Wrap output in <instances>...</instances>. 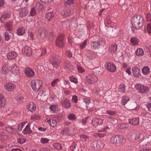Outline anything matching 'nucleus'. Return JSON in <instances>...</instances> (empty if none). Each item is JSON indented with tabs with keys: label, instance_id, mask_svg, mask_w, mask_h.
<instances>
[{
	"label": "nucleus",
	"instance_id": "nucleus-1",
	"mask_svg": "<svg viewBox=\"0 0 151 151\" xmlns=\"http://www.w3.org/2000/svg\"><path fill=\"white\" fill-rule=\"evenodd\" d=\"M132 26H135V27L140 28L143 26L144 18L140 15L134 16L131 20Z\"/></svg>",
	"mask_w": 151,
	"mask_h": 151
},
{
	"label": "nucleus",
	"instance_id": "nucleus-2",
	"mask_svg": "<svg viewBox=\"0 0 151 151\" xmlns=\"http://www.w3.org/2000/svg\"><path fill=\"white\" fill-rule=\"evenodd\" d=\"M42 81L38 79H34L31 82V86L32 89L35 91L37 92L42 87Z\"/></svg>",
	"mask_w": 151,
	"mask_h": 151
},
{
	"label": "nucleus",
	"instance_id": "nucleus-3",
	"mask_svg": "<svg viewBox=\"0 0 151 151\" xmlns=\"http://www.w3.org/2000/svg\"><path fill=\"white\" fill-rule=\"evenodd\" d=\"M98 80V78L94 75L89 74L86 76V82L87 84H93L97 81Z\"/></svg>",
	"mask_w": 151,
	"mask_h": 151
},
{
	"label": "nucleus",
	"instance_id": "nucleus-4",
	"mask_svg": "<svg viewBox=\"0 0 151 151\" xmlns=\"http://www.w3.org/2000/svg\"><path fill=\"white\" fill-rule=\"evenodd\" d=\"M60 59L61 58L60 55L52 56L50 59V62L54 67L56 65H58L60 63Z\"/></svg>",
	"mask_w": 151,
	"mask_h": 151
},
{
	"label": "nucleus",
	"instance_id": "nucleus-5",
	"mask_svg": "<svg viewBox=\"0 0 151 151\" xmlns=\"http://www.w3.org/2000/svg\"><path fill=\"white\" fill-rule=\"evenodd\" d=\"M47 35V31L44 28H41L39 29L37 33V37L40 39H44Z\"/></svg>",
	"mask_w": 151,
	"mask_h": 151
},
{
	"label": "nucleus",
	"instance_id": "nucleus-6",
	"mask_svg": "<svg viewBox=\"0 0 151 151\" xmlns=\"http://www.w3.org/2000/svg\"><path fill=\"white\" fill-rule=\"evenodd\" d=\"M106 68L109 71L115 72L116 71V67L113 63L108 62L105 64Z\"/></svg>",
	"mask_w": 151,
	"mask_h": 151
},
{
	"label": "nucleus",
	"instance_id": "nucleus-7",
	"mask_svg": "<svg viewBox=\"0 0 151 151\" xmlns=\"http://www.w3.org/2000/svg\"><path fill=\"white\" fill-rule=\"evenodd\" d=\"M16 87L14 83H6L4 85V89L8 92H12L14 91Z\"/></svg>",
	"mask_w": 151,
	"mask_h": 151
},
{
	"label": "nucleus",
	"instance_id": "nucleus-8",
	"mask_svg": "<svg viewBox=\"0 0 151 151\" xmlns=\"http://www.w3.org/2000/svg\"><path fill=\"white\" fill-rule=\"evenodd\" d=\"M64 36L63 34H61L58 36L56 41V44L57 46L60 47H63L64 46L63 39Z\"/></svg>",
	"mask_w": 151,
	"mask_h": 151
},
{
	"label": "nucleus",
	"instance_id": "nucleus-9",
	"mask_svg": "<svg viewBox=\"0 0 151 151\" xmlns=\"http://www.w3.org/2000/svg\"><path fill=\"white\" fill-rule=\"evenodd\" d=\"M135 88L136 89L139 90L140 92L145 93L147 92L149 89L147 86H144L143 85L138 84L136 85Z\"/></svg>",
	"mask_w": 151,
	"mask_h": 151
},
{
	"label": "nucleus",
	"instance_id": "nucleus-10",
	"mask_svg": "<svg viewBox=\"0 0 151 151\" xmlns=\"http://www.w3.org/2000/svg\"><path fill=\"white\" fill-rule=\"evenodd\" d=\"M24 73L27 76L29 77L33 76L35 74L34 71L28 67L26 68L25 69Z\"/></svg>",
	"mask_w": 151,
	"mask_h": 151
},
{
	"label": "nucleus",
	"instance_id": "nucleus-11",
	"mask_svg": "<svg viewBox=\"0 0 151 151\" xmlns=\"http://www.w3.org/2000/svg\"><path fill=\"white\" fill-rule=\"evenodd\" d=\"M22 53L27 56H30L32 54L31 48L28 46H25L22 50Z\"/></svg>",
	"mask_w": 151,
	"mask_h": 151
},
{
	"label": "nucleus",
	"instance_id": "nucleus-12",
	"mask_svg": "<svg viewBox=\"0 0 151 151\" xmlns=\"http://www.w3.org/2000/svg\"><path fill=\"white\" fill-rule=\"evenodd\" d=\"M62 106L65 108H69L71 106V104L69 101L67 99H63L60 101Z\"/></svg>",
	"mask_w": 151,
	"mask_h": 151
},
{
	"label": "nucleus",
	"instance_id": "nucleus-13",
	"mask_svg": "<svg viewBox=\"0 0 151 151\" xmlns=\"http://www.w3.org/2000/svg\"><path fill=\"white\" fill-rule=\"evenodd\" d=\"M11 68L9 64H5L3 65L1 70L2 74H6L10 71Z\"/></svg>",
	"mask_w": 151,
	"mask_h": 151
},
{
	"label": "nucleus",
	"instance_id": "nucleus-14",
	"mask_svg": "<svg viewBox=\"0 0 151 151\" xmlns=\"http://www.w3.org/2000/svg\"><path fill=\"white\" fill-rule=\"evenodd\" d=\"M10 71L12 73L16 75L19 73L20 72L19 68L17 65L15 64H13L10 67Z\"/></svg>",
	"mask_w": 151,
	"mask_h": 151
},
{
	"label": "nucleus",
	"instance_id": "nucleus-15",
	"mask_svg": "<svg viewBox=\"0 0 151 151\" xmlns=\"http://www.w3.org/2000/svg\"><path fill=\"white\" fill-rule=\"evenodd\" d=\"M17 56V53L14 51H11L8 53L7 57L9 59H15Z\"/></svg>",
	"mask_w": 151,
	"mask_h": 151
},
{
	"label": "nucleus",
	"instance_id": "nucleus-16",
	"mask_svg": "<svg viewBox=\"0 0 151 151\" xmlns=\"http://www.w3.org/2000/svg\"><path fill=\"white\" fill-rule=\"evenodd\" d=\"M31 123H29L26 126L22 131L23 133L24 134H30L32 133V131L30 128Z\"/></svg>",
	"mask_w": 151,
	"mask_h": 151
},
{
	"label": "nucleus",
	"instance_id": "nucleus-17",
	"mask_svg": "<svg viewBox=\"0 0 151 151\" xmlns=\"http://www.w3.org/2000/svg\"><path fill=\"white\" fill-rule=\"evenodd\" d=\"M28 109L31 112L35 111L36 109V106L33 102L29 103L27 106Z\"/></svg>",
	"mask_w": 151,
	"mask_h": 151
},
{
	"label": "nucleus",
	"instance_id": "nucleus-18",
	"mask_svg": "<svg viewBox=\"0 0 151 151\" xmlns=\"http://www.w3.org/2000/svg\"><path fill=\"white\" fill-rule=\"evenodd\" d=\"M129 122L133 125H138L139 124V118L138 117L133 118L129 120Z\"/></svg>",
	"mask_w": 151,
	"mask_h": 151
},
{
	"label": "nucleus",
	"instance_id": "nucleus-19",
	"mask_svg": "<svg viewBox=\"0 0 151 151\" xmlns=\"http://www.w3.org/2000/svg\"><path fill=\"white\" fill-rule=\"evenodd\" d=\"M118 137L117 146H119L123 145L125 142V139L121 136H118Z\"/></svg>",
	"mask_w": 151,
	"mask_h": 151
},
{
	"label": "nucleus",
	"instance_id": "nucleus-20",
	"mask_svg": "<svg viewBox=\"0 0 151 151\" xmlns=\"http://www.w3.org/2000/svg\"><path fill=\"white\" fill-rule=\"evenodd\" d=\"M80 138L81 140L83 141L84 144H87L88 143L90 139L89 137L86 135H82L80 136Z\"/></svg>",
	"mask_w": 151,
	"mask_h": 151
},
{
	"label": "nucleus",
	"instance_id": "nucleus-21",
	"mask_svg": "<svg viewBox=\"0 0 151 151\" xmlns=\"http://www.w3.org/2000/svg\"><path fill=\"white\" fill-rule=\"evenodd\" d=\"M133 75L134 76L137 77L139 76L140 73V70L137 67H134L132 69Z\"/></svg>",
	"mask_w": 151,
	"mask_h": 151
},
{
	"label": "nucleus",
	"instance_id": "nucleus-22",
	"mask_svg": "<svg viewBox=\"0 0 151 151\" xmlns=\"http://www.w3.org/2000/svg\"><path fill=\"white\" fill-rule=\"evenodd\" d=\"M19 12V17H23L27 14L28 13V11L26 8H24L21 9Z\"/></svg>",
	"mask_w": 151,
	"mask_h": 151
},
{
	"label": "nucleus",
	"instance_id": "nucleus-23",
	"mask_svg": "<svg viewBox=\"0 0 151 151\" xmlns=\"http://www.w3.org/2000/svg\"><path fill=\"white\" fill-rule=\"evenodd\" d=\"M6 103V100L4 96L0 93V107H4Z\"/></svg>",
	"mask_w": 151,
	"mask_h": 151
},
{
	"label": "nucleus",
	"instance_id": "nucleus-24",
	"mask_svg": "<svg viewBox=\"0 0 151 151\" xmlns=\"http://www.w3.org/2000/svg\"><path fill=\"white\" fill-rule=\"evenodd\" d=\"M10 17V15L9 14L3 15L0 18V21L1 23H4L5 20L8 19Z\"/></svg>",
	"mask_w": 151,
	"mask_h": 151
},
{
	"label": "nucleus",
	"instance_id": "nucleus-25",
	"mask_svg": "<svg viewBox=\"0 0 151 151\" xmlns=\"http://www.w3.org/2000/svg\"><path fill=\"white\" fill-rule=\"evenodd\" d=\"M47 122L52 127H56L57 125V122L55 119H50L49 120H47Z\"/></svg>",
	"mask_w": 151,
	"mask_h": 151
},
{
	"label": "nucleus",
	"instance_id": "nucleus-26",
	"mask_svg": "<svg viewBox=\"0 0 151 151\" xmlns=\"http://www.w3.org/2000/svg\"><path fill=\"white\" fill-rule=\"evenodd\" d=\"M99 42H92L91 44V48L93 50L98 49L100 47Z\"/></svg>",
	"mask_w": 151,
	"mask_h": 151
},
{
	"label": "nucleus",
	"instance_id": "nucleus-27",
	"mask_svg": "<svg viewBox=\"0 0 151 151\" xmlns=\"http://www.w3.org/2000/svg\"><path fill=\"white\" fill-rule=\"evenodd\" d=\"M131 44L133 46H136L138 45L139 40L136 37L132 38L130 39Z\"/></svg>",
	"mask_w": 151,
	"mask_h": 151
},
{
	"label": "nucleus",
	"instance_id": "nucleus-28",
	"mask_svg": "<svg viewBox=\"0 0 151 151\" xmlns=\"http://www.w3.org/2000/svg\"><path fill=\"white\" fill-rule=\"evenodd\" d=\"M6 30L7 31H11L12 28V22H8L4 26Z\"/></svg>",
	"mask_w": 151,
	"mask_h": 151
},
{
	"label": "nucleus",
	"instance_id": "nucleus-29",
	"mask_svg": "<svg viewBox=\"0 0 151 151\" xmlns=\"http://www.w3.org/2000/svg\"><path fill=\"white\" fill-rule=\"evenodd\" d=\"M142 72L145 75H147L150 73V69L148 67L145 66L142 68Z\"/></svg>",
	"mask_w": 151,
	"mask_h": 151
},
{
	"label": "nucleus",
	"instance_id": "nucleus-30",
	"mask_svg": "<svg viewBox=\"0 0 151 151\" xmlns=\"http://www.w3.org/2000/svg\"><path fill=\"white\" fill-rule=\"evenodd\" d=\"M117 46L116 44H112L109 48V51L112 53L116 52L117 50Z\"/></svg>",
	"mask_w": 151,
	"mask_h": 151
},
{
	"label": "nucleus",
	"instance_id": "nucleus-31",
	"mask_svg": "<svg viewBox=\"0 0 151 151\" xmlns=\"http://www.w3.org/2000/svg\"><path fill=\"white\" fill-rule=\"evenodd\" d=\"M92 122L94 125H98L101 124L103 122V120L101 119H98L95 118L93 119Z\"/></svg>",
	"mask_w": 151,
	"mask_h": 151
},
{
	"label": "nucleus",
	"instance_id": "nucleus-32",
	"mask_svg": "<svg viewBox=\"0 0 151 151\" xmlns=\"http://www.w3.org/2000/svg\"><path fill=\"white\" fill-rule=\"evenodd\" d=\"M17 35L19 36L22 35L25 32V29L22 27H20L18 28L17 32Z\"/></svg>",
	"mask_w": 151,
	"mask_h": 151
},
{
	"label": "nucleus",
	"instance_id": "nucleus-33",
	"mask_svg": "<svg viewBox=\"0 0 151 151\" xmlns=\"http://www.w3.org/2000/svg\"><path fill=\"white\" fill-rule=\"evenodd\" d=\"M129 97L127 96H122L121 100V104L122 105H124L129 100Z\"/></svg>",
	"mask_w": 151,
	"mask_h": 151
},
{
	"label": "nucleus",
	"instance_id": "nucleus-34",
	"mask_svg": "<svg viewBox=\"0 0 151 151\" xmlns=\"http://www.w3.org/2000/svg\"><path fill=\"white\" fill-rule=\"evenodd\" d=\"M46 18L49 21H51L54 18V14L52 12H50L47 14Z\"/></svg>",
	"mask_w": 151,
	"mask_h": 151
},
{
	"label": "nucleus",
	"instance_id": "nucleus-35",
	"mask_svg": "<svg viewBox=\"0 0 151 151\" xmlns=\"http://www.w3.org/2000/svg\"><path fill=\"white\" fill-rule=\"evenodd\" d=\"M65 69L67 72H69L72 71L73 69V67L71 64L68 63L66 64L65 66Z\"/></svg>",
	"mask_w": 151,
	"mask_h": 151
},
{
	"label": "nucleus",
	"instance_id": "nucleus-36",
	"mask_svg": "<svg viewBox=\"0 0 151 151\" xmlns=\"http://www.w3.org/2000/svg\"><path fill=\"white\" fill-rule=\"evenodd\" d=\"M118 139V136H113L111 138L110 142L113 144H115L116 145H117V142Z\"/></svg>",
	"mask_w": 151,
	"mask_h": 151
},
{
	"label": "nucleus",
	"instance_id": "nucleus-37",
	"mask_svg": "<svg viewBox=\"0 0 151 151\" xmlns=\"http://www.w3.org/2000/svg\"><path fill=\"white\" fill-rule=\"evenodd\" d=\"M135 53L137 56H142L144 54V51L142 48H138L137 49Z\"/></svg>",
	"mask_w": 151,
	"mask_h": 151
},
{
	"label": "nucleus",
	"instance_id": "nucleus-38",
	"mask_svg": "<svg viewBox=\"0 0 151 151\" xmlns=\"http://www.w3.org/2000/svg\"><path fill=\"white\" fill-rule=\"evenodd\" d=\"M17 101L19 103L24 102L25 101V99L24 98L23 96L22 95H19L18 96L17 98Z\"/></svg>",
	"mask_w": 151,
	"mask_h": 151
},
{
	"label": "nucleus",
	"instance_id": "nucleus-39",
	"mask_svg": "<svg viewBox=\"0 0 151 151\" xmlns=\"http://www.w3.org/2000/svg\"><path fill=\"white\" fill-rule=\"evenodd\" d=\"M35 7L38 10L40 11L43 8V6L41 3L39 2H37L35 4Z\"/></svg>",
	"mask_w": 151,
	"mask_h": 151
},
{
	"label": "nucleus",
	"instance_id": "nucleus-40",
	"mask_svg": "<svg viewBox=\"0 0 151 151\" xmlns=\"http://www.w3.org/2000/svg\"><path fill=\"white\" fill-rule=\"evenodd\" d=\"M106 113L112 116H115L117 113L116 111L112 110H108L106 111Z\"/></svg>",
	"mask_w": 151,
	"mask_h": 151
},
{
	"label": "nucleus",
	"instance_id": "nucleus-41",
	"mask_svg": "<svg viewBox=\"0 0 151 151\" xmlns=\"http://www.w3.org/2000/svg\"><path fill=\"white\" fill-rule=\"evenodd\" d=\"M101 69L99 68H95L93 69L94 73L97 75H101L103 72L101 71Z\"/></svg>",
	"mask_w": 151,
	"mask_h": 151
},
{
	"label": "nucleus",
	"instance_id": "nucleus-42",
	"mask_svg": "<svg viewBox=\"0 0 151 151\" xmlns=\"http://www.w3.org/2000/svg\"><path fill=\"white\" fill-rule=\"evenodd\" d=\"M69 129L68 128H65L63 129L61 132V134L63 136L66 135L69 132Z\"/></svg>",
	"mask_w": 151,
	"mask_h": 151
},
{
	"label": "nucleus",
	"instance_id": "nucleus-43",
	"mask_svg": "<svg viewBox=\"0 0 151 151\" xmlns=\"http://www.w3.org/2000/svg\"><path fill=\"white\" fill-rule=\"evenodd\" d=\"M119 91L124 93L125 91V86L123 84L120 85L119 87Z\"/></svg>",
	"mask_w": 151,
	"mask_h": 151
},
{
	"label": "nucleus",
	"instance_id": "nucleus-44",
	"mask_svg": "<svg viewBox=\"0 0 151 151\" xmlns=\"http://www.w3.org/2000/svg\"><path fill=\"white\" fill-rule=\"evenodd\" d=\"M58 105H51L50 107V109L51 111L55 112L57 108Z\"/></svg>",
	"mask_w": 151,
	"mask_h": 151
},
{
	"label": "nucleus",
	"instance_id": "nucleus-45",
	"mask_svg": "<svg viewBox=\"0 0 151 151\" xmlns=\"http://www.w3.org/2000/svg\"><path fill=\"white\" fill-rule=\"evenodd\" d=\"M70 13V11L69 10H67L63 12L62 13V15L65 17H66L69 16Z\"/></svg>",
	"mask_w": 151,
	"mask_h": 151
},
{
	"label": "nucleus",
	"instance_id": "nucleus-46",
	"mask_svg": "<svg viewBox=\"0 0 151 151\" xmlns=\"http://www.w3.org/2000/svg\"><path fill=\"white\" fill-rule=\"evenodd\" d=\"M7 138V137L5 135L4 133H1L0 135V143H2V142L5 140Z\"/></svg>",
	"mask_w": 151,
	"mask_h": 151
},
{
	"label": "nucleus",
	"instance_id": "nucleus-47",
	"mask_svg": "<svg viewBox=\"0 0 151 151\" xmlns=\"http://www.w3.org/2000/svg\"><path fill=\"white\" fill-rule=\"evenodd\" d=\"M59 80L58 79H56L54 80L51 83V85L53 87H55L59 82Z\"/></svg>",
	"mask_w": 151,
	"mask_h": 151
},
{
	"label": "nucleus",
	"instance_id": "nucleus-48",
	"mask_svg": "<svg viewBox=\"0 0 151 151\" xmlns=\"http://www.w3.org/2000/svg\"><path fill=\"white\" fill-rule=\"evenodd\" d=\"M86 55L89 58L91 59L93 58V53L92 52L88 51L86 53Z\"/></svg>",
	"mask_w": 151,
	"mask_h": 151
},
{
	"label": "nucleus",
	"instance_id": "nucleus-49",
	"mask_svg": "<svg viewBox=\"0 0 151 151\" xmlns=\"http://www.w3.org/2000/svg\"><path fill=\"white\" fill-rule=\"evenodd\" d=\"M70 80L75 83H77L78 81L77 79L73 76H70L69 77Z\"/></svg>",
	"mask_w": 151,
	"mask_h": 151
},
{
	"label": "nucleus",
	"instance_id": "nucleus-50",
	"mask_svg": "<svg viewBox=\"0 0 151 151\" xmlns=\"http://www.w3.org/2000/svg\"><path fill=\"white\" fill-rule=\"evenodd\" d=\"M67 118L70 120H75L76 119L75 115L73 114H68Z\"/></svg>",
	"mask_w": 151,
	"mask_h": 151
},
{
	"label": "nucleus",
	"instance_id": "nucleus-51",
	"mask_svg": "<svg viewBox=\"0 0 151 151\" xmlns=\"http://www.w3.org/2000/svg\"><path fill=\"white\" fill-rule=\"evenodd\" d=\"M144 135L142 134H140L137 136L135 138L136 141H138V140H140L142 139L143 138Z\"/></svg>",
	"mask_w": 151,
	"mask_h": 151
},
{
	"label": "nucleus",
	"instance_id": "nucleus-52",
	"mask_svg": "<svg viewBox=\"0 0 151 151\" xmlns=\"http://www.w3.org/2000/svg\"><path fill=\"white\" fill-rule=\"evenodd\" d=\"M49 139L47 138H42L41 139L40 142L42 144L47 143L48 142Z\"/></svg>",
	"mask_w": 151,
	"mask_h": 151
},
{
	"label": "nucleus",
	"instance_id": "nucleus-53",
	"mask_svg": "<svg viewBox=\"0 0 151 151\" xmlns=\"http://www.w3.org/2000/svg\"><path fill=\"white\" fill-rule=\"evenodd\" d=\"M87 40H85L84 42H83L80 45V47L81 49H83L86 45Z\"/></svg>",
	"mask_w": 151,
	"mask_h": 151
},
{
	"label": "nucleus",
	"instance_id": "nucleus-54",
	"mask_svg": "<svg viewBox=\"0 0 151 151\" xmlns=\"http://www.w3.org/2000/svg\"><path fill=\"white\" fill-rule=\"evenodd\" d=\"M36 12L34 7H33L31 10L30 14L31 16H34L36 14Z\"/></svg>",
	"mask_w": 151,
	"mask_h": 151
},
{
	"label": "nucleus",
	"instance_id": "nucleus-55",
	"mask_svg": "<svg viewBox=\"0 0 151 151\" xmlns=\"http://www.w3.org/2000/svg\"><path fill=\"white\" fill-rule=\"evenodd\" d=\"M146 18L147 20L148 21H151V15L150 13H147L145 15Z\"/></svg>",
	"mask_w": 151,
	"mask_h": 151
},
{
	"label": "nucleus",
	"instance_id": "nucleus-56",
	"mask_svg": "<svg viewBox=\"0 0 151 151\" xmlns=\"http://www.w3.org/2000/svg\"><path fill=\"white\" fill-rule=\"evenodd\" d=\"M40 118V117L39 116L37 115H34L31 116L30 119L39 120Z\"/></svg>",
	"mask_w": 151,
	"mask_h": 151
},
{
	"label": "nucleus",
	"instance_id": "nucleus-57",
	"mask_svg": "<svg viewBox=\"0 0 151 151\" xmlns=\"http://www.w3.org/2000/svg\"><path fill=\"white\" fill-rule=\"evenodd\" d=\"M73 0H64V4H65L70 5L73 4Z\"/></svg>",
	"mask_w": 151,
	"mask_h": 151
},
{
	"label": "nucleus",
	"instance_id": "nucleus-58",
	"mask_svg": "<svg viewBox=\"0 0 151 151\" xmlns=\"http://www.w3.org/2000/svg\"><path fill=\"white\" fill-rule=\"evenodd\" d=\"M98 142L97 141H93L91 144V145L94 148H96L98 149Z\"/></svg>",
	"mask_w": 151,
	"mask_h": 151
},
{
	"label": "nucleus",
	"instance_id": "nucleus-59",
	"mask_svg": "<svg viewBox=\"0 0 151 151\" xmlns=\"http://www.w3.org/2000/svg\"><path fill=\"white\" fill-rule=\"evenodd\" d=\"M17 142L21 144L24 143L26 141V139L23 138H18L17 139Z\"/></svg>",
	"mask_w": 151,
	"mask_h": 151
},
{
	"label": "nucleus",
	"instance_id": "nucleus-60",
	"mask_svg": "<svg viewBox=\"0 0 151 151\" xmlns=\"http://www.w3.org/2000/svg\"><path fill=\"white\" fill-rule=\"evenodd\" d=\"M5 40L6 41H8L10 39V36L9 35L8 33L6 32L4 34Z\"/></svg>",
	"mask_w": 151,
	"mask_h": 151
},
{
	"label": "nucleus",
	"instance_id": "nucleus-61",
	"mask_svg": "<svg viewBox=\"0 0 151 151\" xmlns=\"http://www.w3.org/2000/svg\"><path fill=\"white\" fill-rule=\"evenodd\" d=\"M98 149L103 148L104 145V143L101 141H99L98 142Z\"/></svg>",
	"mask_w": 151,
	"mask_h": 151
},
{
	"label": "nucleus",
	"instance_id": "nucleus-62",
	"mask_svg": "<svg viewBox=\"0 0 151 151\" xmlns=\"http://www.w3.org/2000/svg\"><path fill=\"white\" fill-rule=\"evenodd\" d=\"M54 147L57 148L58 149L60 150L62 148L61 145L58 143H56L54 144Z\"/></svg>",
	"mask_w": 151,
	"mask_h": 151
},
{
	"label": "nucleus",
	"instance_id": "nucleus-63",
	"mask_svg": "<svg viewBox=\"0 0 151 151\" xmlns=\"http://www.w3.org/2000/svg\"><path fill=\"white\" fill-rule=\"evenodd\" d=\"M147 30L148 33H151V24H148L147 26Z\"/></svg>",
	"mask_w": 151,
	"mask_h": 151
},
{
	"label": "nucleus",
	"instance_id": "nucleus-64",
	"mask_svg": "<svg viewBox=\"0 0 151 151\" xmlns=\"http://www.w3.org/2000/svg\"><path fill=\"white\" fill-rule=\"evenodd\" d=\"M25 122H22L20 123L18 125V129L19 130H21L25 124Z\"/></svg>",
	"mask_w": 151,
	"mask_h": 151
}]
</instances>
